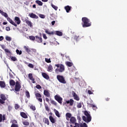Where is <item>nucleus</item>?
Here are the masks:
<instances>
[{
  "label": "nucleus",
  "mask_w": 127,
  "mask_h": 127,
  "mask_svg": "<svg viewBox=\"0 0 127 127\" xmlns=\"http://www.w3.org/2000/svg\"><path fill=\"white\" fill-rule=\"evenodd\" d=\"M75 127H80V124H78V123H75Z\"/></svg>",
  "instance_id": "bf43d9fd"
},
{
  "label": "nucleus",
  "mask_w": 127,
  "mask_h": 127,
  "mask_svg": "<svg viewBox=\"0 0 127 127\" xmlns=\"http://www.w3.org/2000/svg\"><path fill=\"white\" fill-rule=\"evenodd\" d=\"M45 32L46 33H47V34H48L49 35H54V34H56L58 36H62V35H63V33L60 31H56L55 32H54L53 31L50 32L48 30H46Z\"/></svg>",
  "instance_id": "20e7f679"
},
{
  "label": "nucleus",
  "mask_w": 127,
  "mask_h": 127,
  "mask_svg": "<svg viewBox=\"0 0 127 127\" xmlns=\"http://www.w3.org/2000/svg\"><path fill=\"white\" fill-rule=\"evenodd\" d=\"M6 30L7 31H9V30H10V28L9 27H6Z\"/></svg>",
  "instance_id": "e2e57ef3"
},
{
  "label": "nucleus",
  "mask_w": 127,
  "mask_h": 127,
  "mask_svg": "<svg viewBox=\"0 0 127 127\" xmlns=\"http://www.w3.org/2000/svg\"><path fill=\"white\" fill-rule=\"evenodd\" d=\"M88 93L89 95L93 94V92L91 90H88Z\"/></svg>",
  "instance_id": "680f3d73"
},
{
  "label": "nucleus",
  "mask_w": 127,
  "mask_h": 127,
  "mask_svg": "<svg viewBox=\"0 0 127 127\" xmlns=\"http://www.w3.org/2000/svg\"><path fill=\"white\" fill-rule=\"evenodd\" d=\"M80 127H88V126L87 125V124L85 123H84L83 124H81L80 125Z\"/></svg>",
  "instance_id": "a19ab883"
},
{
  "label": "nucleus",
  "mask_w": 127,
  "mask_h": 127,
  "mask_svg": "<svg viewBox=\"0 0 127 127\" xmlns=\"http://www.w3.org/2000/svg\"><path fill=\"white\" fill-rule=\"evenodd\" d=\"M16 52L17 54H19V55H21L22 52L21 51H19V50H16Z\"/></svg>",
  "instance_id": "8fccbe9b"
},
{
  "label": "nucleus",
  "mask_w": 127,
  "mask_h": 127,
  "mask_svg": "<svg viewBox=\"0 0 127 127\" xmlns=\"http://www.w3.org/2000/svg\"><path fill=\"white\" fill-rule=\"evenodd\" d=\"M7 20L9 21V22H10L12 25H14V26L15 27H17V25L9 17H7Z\"/></svg>",
  "instance_id": "9d476101"
},
{
  "label": "nucleus",
  "mask_w": 127,
  "mask_h": 127,
  "mask_svg": "<svg viewBox=\"0 0 127 127\" xmlns=\"http://www.w3.org/2000/svg\"><path fill=\"white\" fill-rule=\"evenodd\" d=\"M82 25L83 27H89L92 25V22L88 18L84 17L82 18Z\"/></svg>",
  "instance_id": "f03ea898"
},
{
  "label": "nucleus",
  "mask_w": 127,
  "mask_h": 127,
  "mask_svg": "<svg viewBox=\"0 0 127 127\" xmlns=\"http://www.w3.org/2000/svg\"><path fill=\"white\" fill-rule=\"evenodd\" d=\"M36 2L38 4V5L42 6L43 5V3L39 0H36Z\"/></svg>",
  "instance_id": "f704fd0d"
},
{
  "label": "nucleus",
  "mask_w": 127,
  "mask_h": 127,
  "mask_svg": "<svg viewBox=\"0 0 127 127\" xmlns=\"http://www.w3.org/2000/svg\"><path fill=\"white\" fill-rule=\"evenodd\" d=\"M90 106L91 107V108H93V110H95V111H96V110L97 109V106L94 104H90Z\"/></svg>",
  "instance_id": "58836bf2"
},
{
  "label": "nucleus",
  "mask_w": 127,
  "mask_h": 127,
  "mask_svg": "<svg viewBox=\"0 0 127 127\" xmlns=\"http://www.w3.org/2000/svg\"><path fill=\"white\" fill-rule=\"evenodd\" d=\"M5 121V115H3L0 114V123L1 122H4Z\"/></svg>",
  "instance_id": "f3484780"
},
{
  "label": "nucleus",
  "mask_w": 127,
  "mask_h": 127,
  "mask_svg": "<svg viewBox=\"0 0 127 127\" xmlns=\"http://www.w3.org/2000/svg\"><path fill=\"white\" fill-rule=\"evenodd\" d=\"M55 66L57 68L55 70V73L59 74V73H63L65 71V66L64 65L60 64H55Z\"/></svg>",
  "instance_id": "f257e3e1"
},
{
  "label": "nucleus",
  "mask_w": 127,
  "mask_h": 127,
  "mask_svg": "<svg viewBox=\"0 0 127 127\" xmlns=\"http://www.w3.org/2000/svg\"><path fill=\"white\" fill-rule=\"evenodd\" d=\"M54 111L55 113L56 116H57V117H58V118H60V113H59V112L58 111L56 110V109H54Z\"/></svg>",
  "instance_id": "473e14b6"
},
{
  "label": "nucleus",
  "mask_w": 127,
  "mask_h": 127,
  "mask_svg": "<svg viewBox=\"0 0 127 127\" xmlns=\"http://www.w3.org/2000/svg\"><path fill=\"white\" fill-rule=\"evenodd\" d=\"M2 40H3V37L0 36V41H2Z\"/></svg>",
  "instance_id": "69168bd1"
},
{
  "label": "nucleus",
  "mask_w": 127,
  "mask_h": 127,
  "mask_svg": "<svg viewBox=\"0 0 127 127\" xmlns=\"http://www.w3.org/2000/svg\"><path fill=\"white\" fill-rule=\"evenodd\" d=\"M49 120L52 124H55L56 123V120L52 116H49Z\"/></svg>",
  "instance_id": "aec40b11"
},
{
  "label": "nucleus",
  "mask_w": 127,
  "mask_h": 127,
  "mask_svg": "<svg viewBox=\"0 0 127 127\" xmlns=\"http://www.w3.org/2000/svg\"><path fill=\"white\" fill-rule=\"evenodd\" d=\"M45 110L47 111V112H49V111H50V109H49V107H48V105L45 104Z\"/></svg>",
  "instance_id": "ea45409f"
},
{
  "label": "nucleus",
  "mask_w": 127,
  "mask_h": 127,
  "mask_svg": "<svg viewBox=\"0 0 127 127\" xmlns=\"http://www.w3.org/2000/svg\"><path fill=\"white\" fill-rule=\"evenodd\" d=\"M45 62H47V63H51V59H45Z\"/></svg>",
  "instance_id": "79ce46f5"
},
{
  "label": "nucleus",
  "mask_w": 127,
  "mask_h": 127,
  "mask_svg": "<svg viewBox=\"0 0 127 127\" xmlns=\"http://www.w3.org/2000/svg\"><path fill=\"white\" fill-rule=\"evenodd\" d=\"M11 109H12V107H11V106H8V111H10L11 110Z\"/></svg>",
  "instance_id": "0e129e2a"
},
{
  "label": "nucleus",
  "mask_w": 127,
  "mask_h": 127,
  "mask_svg": "<svg viewBox=\"0 0 127 127\" xmlns=\"http://www.w3.org/2000/svg\"><path fill=\"white\" fill-rule=\"evenodd\" d=\"M9 85L10 86L13 87V86L15 85V81L13 79H11L9 80Z\"/></svg>",
  "instance_id": "a878e982"
},
{
  "label": "nucleus",
  "mask_w": 127,
  "mask_h": 127,
  "mask_svg": "<svg viewBox=\"0 0 127 127\" xmlns=\"http://www.w3.org/2000/svg\"><path fill=\"white\" fill-rule=\"evenodd\" d=\"M29 16H30V17H31V18H36V19L38 18V16L36 15V14H35L33 13H29Z\"/></svg>",
  "instance_id": "a211bd4d"
},
{
  "label": "nucleus",
  "mask_w": 127,
  "mask_h": 127,
  "mask_svg": "<svg viewBox=\"0 0 127 127\" xmlns=\"http://www.w3.org/2000/svg\"><path fill=\"white\" fill-rule=\"evenodd\" d=\"M52 70H53V67L51 64H50L48 67V71L49 72H52Z\"/></svg>",
  "instance_id": "72a5a7b5"
},
{
  "label": "nucleus",
  "mask_w": 127,
  "mask_h": 127,
  "mask_svg": "<svg viewBox=\"0 0 127 127\" xmlns=\"http://www.w3.org/2000/svg\"><path fill=\"white\" fill-rule=\"evenodd\" d=\"M39 16L41 18H45V15H44V14H40Z\"/></svg>",
  "instance_id": "5fc2aeb1"
},
{
  "label": "nucleus",
  "mask_w": 127,
  "mask_h": 127,
  "mask_svg": "<svg viewBox=\"0 0 127 127\" xmlns=\"http://www.w3.org/2000/svg\"><path fill=\"white\" fill-rule=\"evenodd\" d=\"M1 47L2 49H3L5 52V53H8L10 55H11V52L10 51L8 50L7 49H4L5 48V46L4 45H1Z\"/></svg>",
  "instance_id": "9b49d317"
},
{
  "label": "nucleus",
  "mask_w": 127,
  "mask_h": 127,
  "mask_svg": "<svg viewBox=\"0 0 127 127\" xmlns=\"http://www.w3.org/2000/svg\"><path fill=\"white\" fill-rule=\"evenodd\" d=\"M36 38V41H37V42H38V43H42V38L41 37H39V36H35Z\"/></svg>",
  "instance_id": "2eb2a0df"
},
{
  "label": "nucleus",
  "mask_w": 127,
  "mask_h": 127,
  "mask_svg": "<svg viewBox=\"0 0 127 127\" xmlns=\"http://www.w3.org/2000/svg\"><path fill=\"white\" fill-rule=\"evenodd\" d=\"M9 75L10 78H11V79H14V76H13V75H12V74L9 73Z\"/></svg>",
  "instance_id": "4d7b16f0"
},
{
  "label": "nucleus",
  "mask_w": 127,
  "mask_h": 127,
  "mask_svg": "<svg viewBox=\"0 0 127 127\" xmlns=\"http://www.w3.org/2000/svg\"><path fill=\"white\" fill-rule=\"evenodd\" d=\"M72 95H73V97L74 100H75L76 101H79L80 100V98H79V97L78 96V95H77V94H76L75 92L72 91Z\"/></svg>",
  "instance_id": "4468645a"
},
{
  "label": "nucleus",
  "mask_w": 127,
  "mask_h": 127,
  "mask_svg": "<svg viewBox=\"0 0 127 127\" xmlns=\"http://www.w3.org/2000/svg\"><path fill=\"white\" fill-rule=\"evenodd\" d=\"M79 36L75 35L74 36L73 39L74 40H76V41H77V40H78V39L79 38Z\"/></svg>",
  "instance_id": "6e6d98bb"
},
{
  "label": "nucleus",
  "mask_w": 127,
  "mask_h": 127,
  "mask_svg": "<svg viewBox=\"0 0 127 127\" xmlns=\"http://www.w3.org/2000/svg\"><path fill=\"white\" fill-rule=\"evenodd\" d=\"M24 48L28 53H30V52H31V50H30V49H29V47H27L26 46H25L24 47Z\"/></svg>",
  "instance_id": "7c9ffc66"
},
{
  "label": "nucleus",
  "mask_w": 127,
  "mask_h": 127,
  "mask_svg": "<svg viewBox=\"0 0 127 127\" xmlns=\"http://www.w3.org/2000/svg\"><path fill=\"white\" fill-rule=\"evenodd\" d=\"M66 119L67 121H69V119H71L72 118V115L71 113H67L65 114Z\"/></svg>",
  "instance_id": "b1692460"
},
{
  "label": "nucleus",
  "mask_w": 127,
  "mask_h": 127,
  "mask_svg": "<svg viewBox=\"0 0 127 127\" xmlns=\"http://www.w3.org/2000/svg\"><path fill=\"white\" fill-rule=\"evenodd\" d=\"M42 75L43 78L46 79V80H48V79H49V75H48L46 73L43 72L42 73Z\"/></svg>",
  "instance_id": "393cba45"
},
{
  "label": "nucleus",
  "mask_w": 127,
  "mask_h": 127,
  "mask_svg": "<svg viewBox=\"0 0 127 127\" xmlns=\"http://www.w3.org/2000/svg\"><path fill=\"white\" fill-rule=\"evenodd\" d=\"M14 108L15 110H18V109H19V105H18V104H15L14 106Z\"/></svg>",
  "instance_id": "603ef678"
},
{
  "label": "nucleus",
  "mask_w": 127,
  "mask_h": 127,
  "mask_svg": "<svg viewBox=\"0 0 127 127\" xmlns=\"http://www.w3.org/2000/svg\"><path fill=\"white\" fill-rule=\"evenodd\" d=\"M66 104H69L70 106H73L74 105V100L72 99H69V100L65 101Z\"/></svg>",
  "instance_id": "412c9836"
},
{
  "label": "nucleus",
  "mask_w": 127,
  "mask_h": 127,
  "mask_svg": "<svg viewBox=\"0 0 127 127\" xmlns=\"http://www.w3.org/2000/svg\"><path fill=\"white\" fill-rule=\"evenodd\" d=\"M55 100L58 102L59 104H61V105L62 104V101H63V98L62 97H60V95H56L55 96Z\"/></svg>",
  "instance_id": "0eeeda50"
},
{
  "label": "nucleus",
  "mask_w": 127,
  "mask_h": 127,
  "mask_svg": "<svg viewBox=\"0 0 127 127\" xmlns=\"http://www.w3.org/2000/svg\"><path fill=\"white\" fill-rule=\"evenodd\" d=\"M35 96L36 97L37 100H38L39 102L42 103V98H41L42 96H41V94H40V93H36Z\"/></svg>",
  "instance_id": "1a4fd4ad"
},
{
  "label": "nucleus",
  "mask_w": 127,
  "mask_h": 127,
  "mask_svg": "<svg viewBox=\"0 0 127 127\" xmlns=\"http://www.w3.org/2000/svg\"><path fill=\"white\" fill-rule=\"evenodd\" d=\"M23 125H24V126H29V122L27 121H24L23 122Z\"/></svg>",
  "instance_id": "49530a36"
},
{
  "label": "nucleus",
  "mask_w": 127,
  "mask_h": 127,
  "mask_svg": "<svg viewBox=\"0 0 127 127\" xmlns=\"http://www.w3.org/2000/svg\"><path fill=\"white\" fill-rule=\"evenodd\" d=\"M28 77L31 81H32V83H33V84H35V83H36L35 79L33 78V76H32V73H29L28 74Z\"/></svg>",
  "instance_id": "ddd939ff"
},
{
  "label": "nucleus",
  "mask_w": 127,
  "mask_h": 127,
  "mask_svg": "<svg viewBox=\"0 0 127 127\" xmlns=\"http://www.w3.org/2000/svg\"><path fill=\"white\" fill-rule=\"evenodd\" d=\"M30 109H31V110H32V111H35L36 110V108L35 107V106H33V105H31L30 107Z\"/></svg>",
  "instance_id": "37998d69"
},
{
  "label": "nucleus",
  "mask_w": 127,
  "mask_h": 127,
  "mask_svg": "<svg viewBox=\"0 0 127 127\" xmlns=\"http://www.w3.org/2000/svg\"><path fill=\"white\" fill-rule=\"evenodd\" d=\"M44 95L46 97H48V98H50V93H49L48 90H45L44 91Z\"/></svg>",
  "instance_id": "4be33fe9"
},
{
  "label": "nucleus",
  "mask_w": 127,
  "mask_h": 127,
  "mask_svg": "<svg viewBox=\"0 0 127 127\" xmlns=\"http://www.w3.org/2000/svg\"><path fill=\"white\" fill-rule=\"evenodd\" d=\"M51 103L52 105H54V106H57V103L54 100H51Z\"/></svg>",
  "instance_id": "de8ad7c7"
},
{
  "label": "nucleus",
  "mask_w": 127,
  "mask_h": 127,
  "mask_svg": "<svg viewBox=\"0 0 127 127\" xmlns=\"http://www.w3.org/2000/svg\"><path fill=\"white\" fill-rule=\"evenodd\" d=\"M5 82L4 81H0V87L1 88H5Z\"/></svg>",
  "instance_id": "c756f323"
},
{
  "label": "nucleus",
  "mask_w": 127,
  "mask_h": 127,
  "mask_svg": "<svg viewBox=\"0 0 127 127\" xmlns=\"http://www.w3.org/2000/svg\"><path fill=\"white\" fill-rule=\"evenodd\" d=\"M36 88H37V89H41V86H40L39 84H38L36 85Z\"/></svg>",
  "instance_id": "13d9d810"
},
{
  "label": "nucleus",
  "mask_w": 127,
  "mask_h": 127,
  "mask_svg": "<svg viewBox=\"0 0 127 127\" xmlns=\"http://www.w3.org/2000/svg\"><path fill=\"white\" fill-rule=\"evenodd\" d=\"M0 104L1 105H3V104L5 103V102L4 101H6V97H5V95L3 94H1L0 95Z\"/></svg>",
  "instance_id": "423d86ee"
},
{
  "label": "nucleus",
  "mask_w": 127,
  "mask_h": 127,
  "mask_svg": "<svg viewBox=\"0 0 127 127\" xmlns=\"http://www.w3.org/2000/svg\"><path fill=\"white\" fill-rule=\"evenodd\" d=\"M20 115L22 118L23 119H27L28 118V116H27V115L25 114L24 112H20Z\"/></svg>",
  "instance_id": "5701e85b"
},
{
  "label": "nucleus",
  "mask_w": 127,
  "mask_h": 127,
  "mask_svg": "<svg viewBox=\"0 0 127 127\" xmlns=\"http://www.w3.org/2000/svg\"><path fill=\"white\" fill-rule=\"evenodd\" d=\"M46 102H47L48 103H49V98H46Z\"/></svg>",
  "instance_id": "338daca9"
},
{
  "label": "nucleus",
  "mask_w": 127,
  "mask_h": 127,
  "mask_svg": "<svg viewBox=\"0 0 127 127\" xmlns=\"http://www.w3.org/2000/svg\"><path fill=\"white\" fill-rule=\"evenodd\" d=\"M64 9L66 10V12H70V10H71V6L69 5L65 6L64 7Z\"/></svg>",
  "instance_id": "cd10ccee"
},
{
  "label": "nucleus",
  "mask_w": 127,
  "mask_h": 127,
  "mask_svg": "<svg viewBox=\"0 0 127 127\" xmlns=\"http://www.w3.org/2000/svg\"><path fill=\"white\" fill-rule=\"evenodd\" d=\"M65 64L66 66L68 67H72L73 66V64L70 62H65Z\"/></svg>",
  "instance_id": "2f4dec72"
},
{
  "label": "nucleus",
  "mask_w": 127,
  "mask_h": 127,
  "mask_svg": "<svg viewBox=\"0 0 127 127\" xmlns=\"http://www.w3.org/2000/svg\"><path fill=\"white\" fill-rule=\"evenodd\" d=\"M76 118L74 117H71L70 119V122L71 124H75V123H76Z\"/></svg>",
  "instance_id": "c85d7f7f"
},
{
  "label": "nucleus",
  "mask_w": 127,
  "mask_h": 127,
  "mask_svg": "<svg viewBox=\"0 0 127 127\" xmlns=\"http://www.w3.org/2000/svg\"><path fill=\"white\" fill-rule=\"evenodd\" d=\"M14 21L17 23V24L19 25L20 22H21V21L20 20V18L17 16H15L14 17Z\"/></svg>",
  "instance_id": "6ab92c4d"
},
{
  "label": "nucleus",
  "mask_w": 127,
  "mask_h": 127,
  "mask_svg": "<svg viewBox=\"0 0 127 127\" xmlns=\"http://www.w3.org/2000/svg\"><path fill=\"white\" fill-rule=\"evenodd\" d=\"M12 125H11V127H18V125H17V121L16 120H12L11 121Z\"/></svg>",
  "instance_id": "f8f14e48"
},
{
  "label": "nucleus",
  "mask_w": 127,
  "mask_h": 127,
  "mask_svg": "<svg viewBox=\"0 0 127 127\" xmlns=\"http://www.w3.org/2000/svg\"><path fill=\"white\" fill-rule=\"evenodd\" d=\"M5 39L7 40V41H11V38L10 37L6 36Z\"/></svg>",
  "instance_id": "3c124183"
},
{
  "label": "nucleus",
  "mask_w": 127,
  "mask_h": 127,
  "mask_svg": "<svg viewBox=\"0 0 127 127\" xmlns=\"http://www.w3.org/2000/svg\"><path fill=\"white\" fill-rule=\"evenodd\" d=\"M43 121H44V124H46V125L49 126L50 123H49V120L48 119V118H44Z\"/></svg>",
  "instance_id": "bb28decb"
},
{
  "label": "nucleus",
  "mask_w": 127,
  "mask_h": 127,
  "mask_svg": "<svg viewBox=\"0 0 127 127\" xmlns=\"http://www.w3.org/2000/svg\"><path fill=\"white\" fill-rule=\"evenodd\" d=\"M28 67H29V68H34V65L33 64H29L28 65Z\"/></svg>",
  "instance_id": "864d4df0"
},
{
  "label": "nucleus",
  "mask_w": 127,
  "mask_h": 127,
  "mask_svg": "<svg viewBox=\"0 0 127 127\" xmlns=\"http://www.w3.org/2000/svg\"><path fill=\"white\" fill-rule=\"evenodd\" d=\"M77 108H78V109H80V108H82V103H81V102L77 103Z\"/></svg>",
  "instance_id": "a18cd8bd"
},
{
  "label": "nucleus",
  "mask_w": 127,
  "mask_h": 127,
  "mask_svg": "<svg viewBox=\"0 0 127 127\" xmlns=\"http://www.w3.org/2000/svg\"><path fill=\"white\" fill-rule=\"evenodd\" d=\"M51 5L53 8H54V9H55L56 10H57V9H58V7H57L56 5L53 4H52Z\"/></svg>",
  "instance_id": "c03bdc74"
},
{
  "label": "nucleus",
  "mask_w": 127,
  "mask_h": 127,
  "mask_svg": "<svg viewBox=\"0 0 127 127\" xmlns=\"http://www.w3.org/2000/svg\"><path fill=\"white\" fill-rule=\"evenodd\" d=\"M1 14L3 16H4V17H6L7 18V17H8V15H7V13L3 12V11H2V12L1 13Z\"/></svg>",
  "instance_id": "c9c22d12"
},
{
  "label": "nucleus",
  "mask_w": 127,
  "mask_h": 127,
  "mask_svg": "<svg viewBox=\"0 0 127 127\" xmlns=\"http://www.w3.org/2000/svg\"><path fill=\"white\" fill-rule=\"evenodd\" d=\"M20 89H21V85H20V84L18 81H16L14 90L16 92H19V91H20Z\"/></svg>",
  "instance_id": "6e6552de"
},
{
  "label": "nucleus",
  "mask_w": 127,
  "mask_h": 127,
  "mask_svg": "<svg viewBox=\"0 0 127 127\" xmlns=\"http://www.w3.org/2000/svg\"><path fill=\"white\" fill-rule=\"evenodd\" d=\"M25 21L26 23L27 24H28V26H29L30 27H32V26H33L32 22H31V21H29V20L26 19L25 20Z\"/></svg>",
  "instance_id": "dca6fc26"
},
{
  "label": "nucleus",
  "mask_w": 127,
  "mask_h": 127,
  "mask_svg": "<svg viewBox=\"0 0 127 127\" xmlns=\"http://www.w3.org/2000/svg\"><path fill=\"white\" fill-rule=\"evenodd\" d=\"M25 95L28 99L30 98V94H29V92L28 91H25Z\"/></svg>",
  "instance_id": "e433bc0d"
},
{
  "label": "nucleus",
  "mask_w": 127,
  "mask_h": 127,
  "mask_svg": "<svg viewBox=\"0 0 127 127\" xmlns=\"http://www.w3.org/2000/svg\"><path fill=\"white\" fill-rule=\"evenodd\" d=\"M54 24H55V21H52V25H54Z\"/></svg>",
  "instance_id": "774afa93"
},
{
  "label": "nucleus",
  "mask_w": 127,
  "mask_h": 127,
  "mask_svg": "<svg viewBox=\"0 0 127 127\" xmlns=\"http://www.w3.org/2000/svg\"><path fill=\"white\" fill-rule=\"evenodd\" d=\"M10 58H11V60L12 61H17V59H16V57H12L11 56H9Z\"/></svg>",
  "instance_id": "4c0bfd02"
},
{
  "label": "nucleus",
  "mask_w": 127,
  "mask_h": 127,
  "mask_svg": "<svg viewBox=\"0 0 127 127\" xmlns=\"http://www.w3.org/2000/svg\"><path fill=\"white\" fill-rule=\"evenodd\" d=\"M43 37L44 39H47V36H46V35L45 34H43Z\"/></svg>",
  "instance_id": "052dcab7"
},
{
  "label": "nucleus",
  "mask_w": 127,
  "mask_h": 127,
  "mask_svg": "<svg viewBox=\"0 0 127 127\" xmlns=\"http://www.w3.org/2000/svg\"><path fill=\"white\" fill-rule=\"evenodd\" d=\"M57 79L58 80L59 82L62 83V84H66V83H67L65 80V78H64V76L63 75H58L57 76Z\"/></svg>",
  "instance_id": "39448f33"
},
{
  "label": "nucleus",
  "mask_w": 127,
  "mask_h": 127,
  "mask_svg": "<svg viewBox=\"0 0 127 127\" xmlns=\"http://www.w3.org/2000/svg\"><path fill=\"white\" fill-rule=\"evenodd\" d=\"M29 39L31 40H33V41H34V40H35V37L33 36H31L29 37Z\"/></svg>",
  "instance_id": "09e8293b"
},
{
  "label": "nucleus",
  "mask_w": 127,
  "mask_h": 127,
  "mask_svg": "<svg viewBox=\"0 0 127 127\" xmlns=\"http://www.w3.org/2000/svg\"><path fill=\"white\" fill-rule=\"evenodd\" d=\"M84 115L85 116H86V117L85 116H83V121H84V122H85V123H87V124L90 123V122L92 121V117L91 116L90 114H89V112H88V111H84Z\"/></svg>",
  "instance_id": "7ed1b4c3"
}]
</instances>
